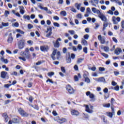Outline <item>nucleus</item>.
<instances>
[{
  "mask_svg": "<svg viewBox=\"0 0 124 124\" xmlns=\"http://www.w3.org/2000/svg\"><path fill=\"white\" fill-rule=\"evenodd\" d=\"M61 40L62 39H61V38H58L55 43H54V47L56 48L60 47V44L59 43V41H61Z\"/></svg>",
  "mask_w": 124,
  "mask_h": 124,
  "instance_id": "14",
  "label": "nucleus"
},
{
  "mask_svg": "<svg viewBox=\"0 0 124 124\" xmlns=\"http://www.w3.org/2000/svg\"><path fill=\"white\" fill-rule=\"evenodd\" d=\"M43 62V61H39L37 63H36V65H40Z\"/></svg>",
  "mask_w": 124,
  "mask_h": 124,
  "instance_id": "61",
  "label": "nucleus"
},
{
  "mask_svg": "<svg viewBox=\"0 0 124 124\" xmlns=\"http://www.w3.org/2000/svg\"><path fill=\"white\" fill-rule=\"evenodd\" d=\"M2 26H3V27H8L9 23H8V22H2Z\"/></svg>",
  "mask_w": 124,
  "mask_h": 124,
  "instance_id": "33",
  "label": "nucleus"
},
{
  "mask_svg": "<svg viewBox=\"0 0 124 124\" xmlns=\"http://www.w3.org/2000/svg\"><path fill=\"white\" fill-rule=\"evenodd\" d=\"M8 73H7V72L5 71H2L0 73V76L1 78H2V79H5L7 77Z\"/></svg>",
  "mask_w": 124,
  "mask_h": 124,
  "instance_id": "12",
  "label": "nucleus"
},
{
  "mask_svg": "<svg viewBox=\"0 0 124 124\" xmlns=\"http://www.w3.org/2000/svg\"><path fill=\"white\" fill-rule=\"evenodd\" d=\"M75 6L78 9V10H80V7H81V3H76L75 4Z\"/></svg>",
  "mask_w": 124,
  "mask_h": 124,
  "instance_id": "26",
  "label": "nucleus"
},
{
  "mask_svg": "<svg viewBox=\"0 0 124 124\" xmlns=\"http://www.w3.org/2000/svg\"><path fill=\"white\" fill-rule=\"evenodd\" d=\"M83 60H84V59H83V58H78L77 61V63H78V64L81 63V62H83Z\"/></svg>",
  "mask_w": 124,
  "mask_h": 124,
  "instance_id": "28",
  "label": "nucleus"
},
{
  "mask_svg": "<svg viewBox=\"0 0 124 124\" xmlns=\"http://www.w3.org/2000/svg\"><path fill=\"white\" fill-rule=\"evenodd\" d=\"M68 32H69L71 35L75 34V31L74 30H69L68 31Z\"/></svg>",
  "mask_w": 124,
  "mask_h": 124,
  "instance_id": "41",
  "label": "nucleus"
},
{
  "mask_svg": "<svg viewBox=\"0 0 124 124\" xmlns=\"http://www.w3.org/2000/svg\"><path fill=\"white\" fill-rule=\"evenodd\" d=\"M71 11H72L73 12H74L75 13H76V9H75V8H74V7H72L71 8Z\"/></svg>",
  "mask_w": 124,
  "mask_h": 124,
  "instance_id": "57",
  "label": "nucleus"
},
{
  "mask_svg": "<svg viewBox=\"0 0 124 124\" xmlns=\"http://www.w3.org/2000/svg\"><path fill=\"white\" fill-rule=\"evenodd\" d=\"M97 82H102L103 83H105V78H99L97 79Z\"/></svg>",
  "mask_w": 124,
  "mask_h": 124,
  "instance_id": "24",
  "label": "nucleus"
},
{
  "mask_svg": "<svg viewBox=\"0 0 124 124\" xmlns=\"http://www.w3.org/2000/svg\"><path fill=\"white\" fill-rule=\"evenodd\" d=\"M17 73L16 72H13L11 73V75H15V76H17Z\"/></svg>",
  "mask_w": 124,
  "mask_h": 124,
  "instance_id": "60",
  "label": "nucleus"
},
{
  "mask_svg": "<svg viewBox=\"0 0 124 124\" xmlns=\"http://www.w3.org/2000/svg\"><path fill=\"white\" fill-rule=\"evenodd\" d=\"M114 90L115 91H118L120 90V87H119V86L117 85L114 87Z\"/></svg>",
  "mask_w": 124,
  "mask_h": 124,
  "instance_id": "54",
  "label": "nucleus"
},
{
  "mask_svg": "<svg viewBox=\"0 0 124 124\" xmlns=\"http://www.w3.org/2000/svg\"><path fill=\"white\" fill-rule=\"evenodd\" d=\"M83 52L85 54H88V47H85L83 48Z\"/></svg>",
  "mask_w": 124,
  "mask_h": 124,
  "instance_id": "44",
  "label": "nucleus"
},
{
  "mask_svg": "<svg viewBox=\"0 0 124 124\" xmlns=\"http://www.w3.org/2000/svg\"><path fill=\"white\" fill-rule=\"evenodd\" d=\"M66 55H68V57L66 58V62L67 63H70L71 62V58H70V55L69 53H67Z\"/></svg>",
  "mask_w": 124,
  "mask_h": 124,
  "instance_id": "19",
  "label": "nucleus"
},
{
  "mask_svg": "<svg viewBox=\"0 0 124 124\" xmlns=\"http://www.w3.org/2000/svg\"><path fill=\"white\" fill-rule=\"evenodd\" d=\"M9 14H10V13L9 12V11H7V10L5 11V12H4L5 17H8V15H9Z\"/></svg>",
  "mask_w": 124,
  "mask_h": 124,
  "instance_id": "29",
  "label": "nucleus"
},
{
  "mask_svg": "<svg viewBox=\"0 0 124 124\" xmlns=\"http://www.w3.org/2000/svg\"><path fill=\"white\" fill-rule=\"evenodd\" d=\"M107 115L108 117H109V118H113V113L111 112H107Z\"/></svg>",
  "mask_w": 124,
  "mask_h": 124,
  "instance_id": "39",
  "label": "nucleus"
},
{
  "mask_svg": "<svg viewBox=\"0 0 124 124\" xmlns=\"http://www.w3.org/2000/svg\"><path fill=\"white\" fill-rule=\"evenodd\" d=\"M18 8L20 14H21V15H24V14H25V12H26L25 11V7L23 6H19Z\"/></svg>",
  "mask_w": 124,
  "mask_h": 124,
  "instance_id": "11",
  "label": "nucleus"
},
{
  "mask_svg": "<svg viewBox=\"0 0 124 124\" xmlns=\"http://www.w3.org/2000/svg\"><path fill=\"white\" fill-rule=\"evenodd\" d=\"M28 28L29 30H31V29H32V28H33V26H32V25H31V24H29L28 25Z\"/></svg>",
  "mask_w": 124,
  "mask_h": 124,
  "instance_id": "46",
  "label": "nucleus"
},
{
  "mask_svg": "<svg viewBox=\"0 0 124 124\" xmlns=\"http://www.w3.org/2000/svg\"><path fill=\"white\" fill-rule=\"evenodd\" d=\"M92 10L93 13L96 14L98 15L100 13V11L99 10H97L96 8L93 7L92 8Z\"/></svg>",
  "mask_w": 124,
  "mask_h": 124,
  "instance_id": "15",
  "label": "nucleus"
},
{
  "mask_svg": "<svg viewBox=\"0 0 124 124\" xmlns=\"http://www.w3.org/2000/svg\"><path fill=\"white\" fill-rule=\"evenodd\" d=\"M16 32H19L21 34H24V33H25V32H24V31H21L20 29H16Z\"/></svg>",
  "mask_w": 124,
  "mask_h": 124,
  "instance_id": "31",
  "label": "nucleus"
},
{
  "mask_svg": "<svg viewBox=\"0 0 124 124\" xmlns=\"http://www.w3.org/2000/svg\"><path fill=\"white\" fill-rule=\"evenodd\" d=\"M13 27H15L16 28H18L19 27V23L18 22H16L12 24Z\"/></svg>",
  "mask_w": 124,
  "mask_h": 124,
  "instance_id": "36",
  "label": "nucleus"
},
{
  "mask_svg": "<svg viewBox=\"0 0 124 124\" xmlns=\"http://www.w3.org/2000/svg\"><path fill=\"white\" fill-rule=\"evenodd\" d=\"M16 16L17 17H19V18H21V17H22L21 16V15H20V14L18 12L16 13L15 14Z\"/></svg>",
  "mask_w": 124,
  "mask_h": 124,
  "instance_id": "58",
  "label": "nucleus"
},
{
  "mask_svg": "<svg viewBox=\"0 0 124 124\" xmlns=\"http://www.w3.org/2000/svg\"><path fill=\"white\" fill-rule=\"evenodd\" d=\"M27 43H28L29 45H32V44H33V42L31 40H29L27 41Z\"/></svg>",
  "mask_w": 124,
  "mask_h": 124,
  "instance_id": "49",
  "label": "nucleus"
},
{
  "mask_svg": "<svg viewBox=\"0 0 124 124\" xmlns=\"http://www.w3.org/2000/svg\"><path fill=\"white\" fill-rule=\"evenodd\" d=\"M85 8L84 7H81L80 8V11L81 12H85Z\"/></svg>",
  "mask_w": 124,
  "mask_h": 124,
  "instance_id": "56",
  "label": "nucleus"
},
{
  "mask_svg": "<svg viewBox=\"0 0 124 124\" xmlns=\"http://www.w3.org/2000/svg\"><path fill=\"white\" fill-rule=\"evenodd\" d=\"M95 27L94 28L95 30H97V28H99V24L95 23Z\"/></svg>",
  "mask_w": 124,
  "mask_h": 124,
  "instance_id": "59",
  "label": "nucleus"
},
{
  "mask_svg": "<svg viewBox=\"0 0 124 124\" xmlns=\"http://www.w3.org/2000/svg\"><path fill=\"white\" fill-rule=\"evenodd\" d=\"M121 28L124 29V20H122L121 22Z\"/></svg>",
  "mask_w": 124,
  "mask_h": 124,
  "instance_id": "51",
  "label": "nucleus"
},
{
  "mask_svg": "<svg viewBox=\"0 0 124 124\" xmlns=\"http://www.w3.org/2000/svg\"><path fill=\"white\" fill-rule=\"evenodd\" d=\"M101 9L102 10H106V6H104V5H102L101 6Z\"/></svg>",
  "mask_w": 124,
  "mask_h": 124,
  "instance_id": "63",
  "label": "nucleus"
},
{
  "mask_svg": "<svg viewBox=\"0 0 124 124\" xmlns=\"http://www.w3.org/2000/svg\"><path fill=\"white\" fill-rule=\"evenodd\" d=\"M91 12H92L91 9L89 7L87 8L86 10V13L88 14H91Z\"/></svg>",
  "mask_w": 124,
  "mask_h": 124,
  "instance_id": "40",
  "label": "nucleus"
},
{
  "mask_svg": "<svg viewBox=\"0 0 124 124\" xmlns=\"http://www.w3.org/2000/svg\"><path fill=\"white\" fill-rule=\"evenodd\" d=\"M104 50L105 52H109V47L105 46L104 47Z\"/></svg>",
  "mask_w": 124,
  "mask_h": 124,
  "instance_id": "38",
  "label": "nucleus"
},
{
  "mask_svg": "<svg viewBox=\"0 0 124 124\" xmlns=\"http://www.w3.org/2000/svg\"><path fill=\"white\" fill-rule=\"evenodd\" d=\"M83 77L85 79V81L86 82V83H87L88 84L91 83V80L90 79V78H88V77H87V75L84 74Z\"/></svg>",
  "mask_w": 124,
  "mask_h": 124,
  "instance_id": "18",
  "label": "nucleus"
},
{
  "mask_svg": "<svg viewBox=\"0 0 124 124\" xmlns=\"http://www.w3.org/2000/svg\"><path fill=\"white\" fill-rule=\"evenodd\" d=\"M60 57H61V53L59 51H58V50L57 49H55L51 55V58L53 61H55L56 59L59 60L60 59Z\"/></svg>",
  "mask_w": 124,
  "mask_h": 124,
  "instance_id": "1",
  "label": "nucleus"
},
{
  "mask_svg": "<svg viewBox=\"0 0 124 124\" xmlns=\"http://www.w3.org/2000/svg\"><path fill=\"white\" fill-rule=\"evenodd\" d=\"M52 35V31L51 32H49L48 33H47L46 35V37H50Z\"/></svg>",
  "mask_w": 124,
  "mask_h": 124,
  "instance_id": "53",
  "label": "nucleus"
},
{
  "mask_svg": "<svg viewBox=\"0 0 124 124\" xmlns=\"http://www.w3.org/2000/svg\"><path fill=\"white\" fill-rule=\"evenodd\" d=\"M2 117L4 118L6 123H7L8 122V116L7 115V113H6V112L3 113L2 114Z\"/></svg>",
  "mask_w": 124,
  "mask_h": 124,
  "instance_id": "17",
  "label": "nucleus"
},
{
  "mask_svg": "<svg viewBox=\"0 0 124 124\" xmlns=\"http://www.w3.org/2000/svg\"><path fill=\"white\" fill-rule=\"evenodd\" d=\"M52 114L53 115V116H58V113H57V111H56V110H53L52 111Z\"/></svg>",
  "mask_w": 124,
  "mask_h": 124,
  "instance_id": "52",
  "label": "nucleus"
},
{
  "mask_svg": "<svg viewBox=\"0 0 124 124\" xmlns=\"http://www.w3.org/2000/svg\"><path fill=\"white\" fill-rule=\"evenodd\" d=\"M85 107V111L87 112V113H89L90 114H92L93 112V106L90 105V107L88 105H84Z\"/></svg>",
  "mask_w": 124,
  "mask_h": 124,
  "instance_id": "2",
  "label": "nucleus"
},
{
  "mask_svg": "<svg viewBox=\"0 0 124 124\" xmlns=\"http://www.w3.org/2000/svg\"><path fill=\"white\" fill-rule=\"evenodd\" d=\"M53 25L54 27H57V28H60V24L58 23L57 22H54Z\"/></svg>",
  "mask_w": 124,
  "mask_h": 124,
  "instance_id": "43",
  "label": "nucleus"
},
{
  "mask_svg": "<svg viewBox=\"0 0 124 124\" xmlns=\"http://www.w3.org/2000/svg\"><path fill=\"white\" fill-rule=\"evenodd\" d=\"M107 13L108 14H110V15H114V12H113L111 10H109L108 11Z\"/></svg>",
  "mask_w": 124,
  "mask_h": 124,
  "instance_id": "47",
  "label": "nucleus"
},
{
  "mask_svg": "<svg viewBox=\"0 0 124 124\" xmlns=\"http://www.w3.org/2000/svg\"><path fill=\"white\" fill-rule=\"evenodd\" d=\"M54 121L58 122L59 124H62V120L60 119L59 117H56L54 118Z\"/></svg>",
  "mask_w": 124,
  "mask_h": 124,
  "instance_id": "21",
  "label": "nucleus"
},
{
  "mask_svg": "<svg viewBox=\"0 0 124 124\" xmlns=\"http://www.w3.org/2000/svg\"><path fill=\"white\" fill-rule=\"evenodd\" d=\"M40 50L42 52H47L49 50V46H41Z\"/></svg>",
  "mask_w": 124,
  "mask_h": 124,
  "instance_id": "10",
  "label": "nucleus"
},
{
  "mask_svg": "<svg viewBox=\"0 0 124 124\" xmlns=\"http://www.w3.org/2000/svg\"><path fill=\"white\" fill-rule=\"evenodd\" d=\"M101 55H102L103 57H104L105 59H108V58H109V55L106 53L101 52Z\"/></svg>",
  "mask_w": 124,
  "mask_h": 124,
  "instance_id": "27",
  "label": "nucleus"
},
{
  "mask_svg": "<svg viewBox=\"0 0 124 124\" xmlns=\"http://www.w3.org/2000/svg\"><path fill=\"white\" fill-rule=\"evenodd\" d=\"M78 49H79V50H82V46L81 45H78Z\"/></svg>",
  "mask_w": 124,
  "mask_h": 124,
  "instance_id": "64",
  "label": "nucleus"
},
{
  "mask_svg": "<svg viewBox=\"0 0 124 124\" xmlns=\"http://www.w3.org/2000/svg\"><path fill=\"white\" fill-rule=\"evenodd\" d=\"M103 107H106V108H109L110 106V103L108 104H103Z\"/></svg>",
  "mask_w": 124,
  "mask_h": 124,
  "instance_id": "34",
  "label": "nucleus"
},
{
  "mask_svg": "<svg viewBox=\"0 0 124 124\" xmlns=\"http://www.w3.org/2000/svg\"><path fill=\"white\" fill-rule=\"evenodd\" d=\"M18 111L22 117H29V113L26 112L22 108H19Z\"/></svg>",
  "mask_w": 124,
  "mask_h": 124,
  "instance_id": "6",
  "label": "nucleus"
},
{
  "mask_svg": "<svg viewBox=\"0 0 124 124\" xmlns=\"http://www.w3.org/2000/svg\"><path fill=\"white\" fill-rule=\"evenodd\" d=\"M13 123H14V124H18V123H19V120L17 118H14L13 119Z\"/></svg>",
  "mask_w": 124,
  "mask_h": 124,
  "instance_id": "30",
  "label": "nucleus"
},
{
  "mask_svg": "<svg viewBox=\"0 0 124 124\" xmlns=\"http://www.w3.org/2000/svg\"><path fill=\"white\" fill-rule=\"evenodd\" d=\"M25 46V40L22 39L18 42L19 49H23Z\"/></svg>",
  "mask_w": 124,
  "mask_h": 124,
  "instance_id": "8",
  "label": "nucleus"
},
{
  "mask_svg": "<svg viewBox=\"0 0 124 124\" xmlns=\"http://www.w3.org/2000/svg\"><path fill=\"white\" fill-rule=\"evenodd\" d=\"M99 70L100 71H105V68H104V67H99Z\"/></svg>",
  "mask_w": 124,
  "mask_h": 124,
  "instance_id": "62",
  "label": "nucleus"
},
{
  "mask_svg": "<svg viewBox=\"0 0 124 124\" xmlns=\"http://www.w3.org/2000/svg\"><path fill=\"white\" fill-rule=\"evenodd\" d=\"M71 113L72 114V115L73 116H79V111H77V110H75L74 109L72 110L71 111Z\"/></svg>",
  "mask_w": 124,
  "mask_h": 124,
  "instance_id": "16",
  "label": "nucleus"
},
{
  "mask_svg": "<svg viewBox=\"0 0 124 124\" xmlns=\"http://www.w3.org/2000/svg\"><path fill=\"white\" fill-rule=\"evenodd\" d=\"M1 61L4 62V63H8V60L7 59H5L3 58H1Z\"/></svg>",
  "mask_w": 124,
  "mask_h": 124,
  "instance_id": "32",
  "label": "nucleus"
},
{
  "mask_svg": "<svg viewBox=\"0 0 124 124\" xmlns=\"http://www.w3.org/2000/svg\"><path fill=\"white\" fill-rule=\"evenodd\" d=\"M112 40L113 41H114V42H115V43H118V40L117 39V38H116V37H113Z\"/></svg>",
  "mask_w": 124,
  "mask_h": 124,
  "instance_id": "55",
  "label": "nucleus"
},
{
  "mask_svg": "<svg viewBox=\"0 0 124 124\" xmlns=\"http://www.w3.org/2000/svg\"><path fill=\"white\" fill-rule=\"evenodd\" d=\"M98 39L99 41H100L101 44H105L106 41H105V38L104 37H102L101 35H99L98 36Z\"/></svg>",
  "mask_w": 124,
  "mask_h": 124,
  "instance_id": "9",
  "label": "nucleus"
},
{
  "mask_svg": "<svg viewBox=\"0 0 124 124\" xmlns=\"http://www.w3.org/2000/svg\"><path fill=\"white\" fill-rule=\"evenodd\" d=\"M25 56L26 58H29L30 57V50L29 49V48H25Z\"/></svg>",
  "mask_w": 124,
  "mask_h": 124,
  "instance_id": "20",
  "label": "nucleus"
},
{
  "mask_svg": "<svg viewBox=\"0 0 124 124\" xmlns=\"http://www.w3.org/2000/svg\"><path fill=\"white\" fill-rule=\"evenodd\" d=\"M89 37H90V36L89 35V34H85L84 35V38L86 40H87V39H89Z\"/></svg>",
  "mask_w": 124,
  "mask_h": 124,
  "instance_id": "45",
  "label": "nucleus"
},
{
  "mask_svg": "<svg viewBox=\"0 0 124 124\" xmlns=\"http://www.w3.org/2000/svg\"><path fill=\"white\" fill-rule=\"evenodd\" d=\"M107 27H108V23L106 22H104L103 24V31H104V30H105V28H107Z\"/></svg>",
  "mask_w": 124,
  "mask_h": 124,
  "instance_id": "37",
  "label": "nucleus"
},
{
  "mask_svg": "<svg viewBox=\"0 0 124 124\" xmlns=\"http://www.w3.org/2000/svg\"><path fill=\"white\" fill-rule=\"evenodd\" d=\"M66 90L70 94H73L75 92L74 89L70 85H67L66 86Z\"/></svg>",
  "mask_w": 124,
  "mask_h": 124,
  "instance_id": "3",
  "label": "nucleus"
},
{
  "mask_svg": "<svg viewBox=\"0 0 124 124\" xmlns=\"http://www.w3.org/2000/svg\"><path fill=\"white\" fill-rule=\"evenodd\" d=\"M112 21L114 25H118V24L121 22V17L113 16L112 18Z\"/></svg>",
  "mask_w": 124,
  "mask_h": 124,
  "instance_id": "5",
  "label": "nucleus"
},
{
  "mask_svg": "<svg viewBox=\"0 0 124 124\" xmlns=\"http://www.w3.org/2000/svg\"><path fill=\"white\" fill-rule=\"evenodd\" d=\"M98 17L104 22L107 21V17H106V16L102 13H101V12L98 15Z\"/></svg>",
  "mask_w": 124,
  "mask_h": 124,
  "instance_id": "7",
  "label": "nucleus"
},
{
  "mask_svg": "<svg viewBox=\"0 0 124 124\" xmlns=\"http://www.w3.org/2000/svg\"><path fill=\"white\" fill-rule=\"evenodd\" d=\"M52 31H53V29H52V27H48L46 28V33H48V32H52Z\"/></svg>",
  "mask_w": 124,
  "mask_h": 124,
  "instance_id": "25",
  "label": "nucleus"
},
{
  "mask_svg": "<svg viewBox=\"0 0 124 124\" xmlns=\"http://www.w3.org/2000/svg\"><path fill=\"white\" fill-rule=\"evenodd\" d=\"M81 44H82V45H84V46H87V45H88V42L86 40H85V39H82Z\"/></svg>",
  "mask_w": 124,
  "mask_h": 124,
  "instance_id": "23",
  "label": "nucleus"
},
{
  "mask_svg": "<svg viewBox=\"0 0 124 124\" xmlns=\"http://www.w3.org/2000/svg\"><path fill=\"white\" fill-rule=\"evenodd\" d=\"M86 94L87 96H89L91 99V101H95V95L93 93H91V92L88 91L86 92Z\"/></svg>",
  "mask_w": 124,
  "mask_h": 124,
  "instance_id": "4",
  "label": "nucleus"
},
{
  "mask_svg": "<svg viewBox=\"0 0 124 124\" xmlns=\"http://www.w3.org/2000/svg\"><path fill=\"white\" fill-rule=\"evenodd\" d=\"M55 75V73L51 72H49L47 74L48 76H49V77H51V76H53V75Z\"/></svg>",
  "mask_w": 124,
  "mask_h": 124,
  "instance_id": "42",
  "label": "nucleus"
},
{
  "mask_svg": "<svg viewBox=\"0 0 124 124\" xmlns=\"http://www.w3.org/2000/svg\"><path fill=\"white\" fill-rule=\"evenodd\" d=\"M93 0H91L89 1V2H90L91 3H92V5L93 6H95L96 7V5H95V4H94V3H93Z\"/></svg>",
  "mask_w": 124,
  "mask_h": 124,
  "instance_id": "48",
  "label": "nucleus"
},
{
  "mask_svg": "<svg viewBox=\"0 0 124 124\" xmlns=\"http://www.w3.org/2000/svg\"><path fill=\"white\" fill-rule=\"evenodd\" d=\"M121 52L122 49L120 48H117L114 51L115 54H116V55H120V53H121Z\"/></svg>",
  "mask_w": 124,
  "mask_h": 124,
  "instance_id": "22",
  "label": "nucleus"
},
{
  "mask_svg": "<svg viewBox=\"0 0 124 124\" xmlns=\"http://www.w3.org/2000/svg\"><path fill=\"white\" fill-rule=\"evenodd\" d=\"M23 18L25 19L26 20H31V17H30V16H23Z\"/></svg>",
  "mask_w": 124,
  "mask_h": 124,
  "instance_id": "35",
  "label": "nucleus"
},
{
  "mask_svg": "<svg viewBox=\"0 0 124 124\" xmlns=\"http://www.w3.org/2000/svg\"><path fill=\"white\" fill-rule=\"evenodd\" d=\"M13 41V38L12 37V33H10L9 34L7 42H8V43H12Z\"/></svg>",
  "mask_w": 124,
  "mask_h": 124,
  "instance_id": "13",
  "label": "nucleus"
},
{
  "mask_svg": "<svg viewBox=\"0 0 124 124\" xmlns=\"http://www.w3.org/2000/svg\"><path fill=\"white\" fill-rule=\"evenodd\" d=\"M54 20H55L56 21H59L60 20V18L58 16H55L53 17Z\"/></svg>",
  "mask_w": 124,
  "mask_h": 124,
  "instance_id": "50",
  "label": "nucleus"
}]
</instances>
